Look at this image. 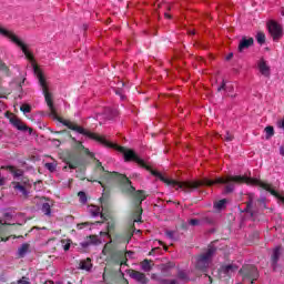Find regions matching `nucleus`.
Instances as JSON below:
<instances>
[{"mask_svg":"<svg viewBox=\"0 0 284 284\" xmlns=\"http://www.w3.org/2000/svg\"><path fill=\"white\" fill-rule=\"evenodd\" d=\"M216 248L214 246H209L207 251L197 257L196 270H200V272H207V270L212 267V256H214Z\"/></svg>","mask_w":284,"mask_h":284,"instance_id":"obj_1","label":"nucleus"},{"mask_svg":"<svg viewBox=\"0 0 284 284\" xmlns=\"http://www.w3.org/2000/svg\"><path fill=\"white\" fill-rule=\"evenodd\" d=\"M240 276L243 278V283L251 282L254 284V281L258 280V270L254 265H245L240 271Z\"/></svg>","mask_w":284,"mask_h":284,"instance_id":"obj_2","label":"nucleus"},{"mask_svg":"<svg viewBox=\"0 0 284 284\" xmlns=\"http://www.w3.org/2000/svg\"><path fill=\"white\" fill-rule=\"evenodd\" d=\"M266 28L268 30V33L271 34L273 41L277 43V41H281L283 39V26H281L278 22L274 20H270L266 23Z\"/></svg>","mask_w":284,"mask_h":284,"instance_id":"obj_3","label":"nucleus"},{"mask_svg":"<svg viewBox=\"0 0 284 284\" xmlns=\"http://www.w3.org/2000/svg\"><path fill=\"white\" fill-rule=\"evenodd\" d=\"M9 121L13 128H17L20 132H28L29 134H32V128L27 126L21 119H19L17 115L11 114L9 118Z\"/></svg>","mask_w":284,"mask_h":284,"instance_id":"obj_4","label":"nucleus"},{"mask_svg":"<svg viewBox=\"0 0 284 284\" xmlns=\"http://www.w3.org/2000/svg\"><path fill=\"white\" fill-rule=\"evenodd\" d=\"M239 271V265L231 263V264H223L219 270L220 278H225V276H232L234 272Z\"/></svg>","mask_w":284,"mask_h":284,"instance_id":"obj_5","label":"nucleus"},{"mask_svg":"<svg viewBox=\"0 0 284 284\" xmlns=\"http://www.w3.org/2000/svg\"><path fill=\"white\" fill-rule=\"evenodd\" d=\"M108 179H115L116 181H120L121 183H124V185H129L130 187V192H134V186H132V182L130 181V179H128V176L123 175V174H119L116 172L110 173L106 172L105 173Z\"/></svg>","mask_w":284,"mask_h":284,"instance_id":"obj_6","label":"nucleus"},{"mask_svg":"<svg viewBox=\"0 0 284 284\" xmlns=\"http://www.w3.org/2000/svg\"><path fill=\"white\" fill-rule=\"evenodd\" d=\"M13 190H16V192H20L24 199H28V194H30V184H28V182H13Z\"/></svg>","mask_w":284,"mask_h":284,"instance_id":"obj_7","label":"nucleus"},{"mask_svg":"<svg viewBox=\"0 0 284 284\" xmlns=\"http://www.w3.org/2000/svg\"><path fill=\"white\" fill-rule=\"evenodd\" d=\"M257 70L262 77L270 78V74H272V69L267 65V61H265L263 58L257 61Z\"/></svg>","mask_w":284,"mask_h":284,"instance_id":"obj_8","label":"nucleus"},{"mask_svg":"<svg viewBox=\"0 0 284 284\" xmlns=\"http://www.w3.org/2000/svg\"><path fill=\"white\" fill-rule=\"evenodd\" d=\"M129 276L133 278V281H136L138 283L148 284V277H145V275L142 272L130 270Z\"/></svg>","mask_w":284,"mask_h":284,"instance_id":"obj_9","label":"nucleus"},{"mask_svg":"<svg viewBox=\"0 0 284 284\" xmlns=\"http://www.w3.org/2000/svg\"><path fill=\"white\" fill-rule=\"evenodd\" d=\"M251 45H254V38H242L239 44V52H243V50H247V48H251Z\"/></svg>","mask_w":284,"mask_h":284,"instance_id":"obj_10","label":"nucleus"},{"mask_svg":"<svg viewBox=\"0 0 284 284\" xmlns=\"http://www.w3.org/2000/svg\"><path fill=\"white\" fill-rule=\"evenodd\" d=\"M101 243V240H99L95 235H90L85 242H82L81 245L83 247H88L89 245H99Z\"/></svg>","mask_w":284,"mask_h":284,"instance_id":"obj_11","label":"nucleus"},{"mask_svg":"<svg viewBox=\"0 0 284 284\" xmlns=\"http://www.w3.org/2000/svg\"><path fill=\"white\" fill-rule=\"evenodd\" d=\"M88 210H89L91 216H100L101 215V219H105V215L103 214V212H101V207H99L98 205H90Z\"/></svg>","mask_w":284,"mask_h":284,"instance_id":"obj_12","label":"nucleus"},{"mask_svg":"<svg viewBox=\"0 0 284 284\" xmlns=\"http://www.w3.org/2000/svg\"><path fill=\"white\" fill-rule=\"evenodd\" d=\"M280 256H281V246H277L273 250V255H272L273 267H276V263H278Z\"/></svg>","mask_w":284,"mask_h":284,"instance_id":"obj_13","label":"nucleus"},{"mask_svg":"<svg viewBox=\"0 0 284 284\" xmlns=\"http://www.w3.org/2000/svg\"><path fill=\"white\" fill-rule=\"evenodd\" d=\"M152 265H154L152 261L144 260L141 262V270H143V272H150L152 270Z\"/></svg>","mask_w":284,"mask_h":284,"instance_id":"obj_14","label":"nucleus"},{"mask_svg":"<svg viewBox=\"0 0 284 284\" xmlns=\"http://www.w3.org/2000/svg\"><path fill=\"white\" fill-rule=\"evenodd\" d=\"M81 270H85L87 272H90L92 270V261L90 258H87L80 263Z\"/></svg>","mask_w":284,"mask_h":284,"instance_id":"obj_15","label":"nucleus"},{"mask_svg":"<svg viewBox=\"0 0 284 284\" xmlns=\"http://www.w3.org/2000/svg\"><path fill=\"white\" fill-rule=\"evenodd\" d=\"M77 144H78L77 146L78 152H83V154H87L88 156H92V153L88 148L83 146V143L78 141Z\"/></svg>","mask_w":284,"mask_h":284,"instance_id":"obj_16","label":"nucleus"},{"mask_svg":"<svg viewBox=\"0 0 284 284\" xmlns=\"http://www.w3.org/2000/svg\"><path fill=\"white\" fill-rule=\"evenodd\" d=\"M225 205H227V200L223 199L214 203L215 210H225Z\"/></svg>","mask_w":284,"mask_h":284,"instance_id":"obj_17","label":"nucleus"},{"mask_svg":"<svg viewBox=\"0 0 284 284\" xmlns=\"http://www.w3.org/2000/svg\"><path fill=\"white\" fill-rule=\"evenodd\" d=\"M28 250H30V244H22L18 250L19 256H26V254H28Z\"/></svg>","mask_w":284,"mask_h":284,"instance_id":"obj_18","label":"nucleus"},{"mask_svg":"<svg viewBox=\"0 0 284 284\" xmlns=\"http://www.w3.org/2000/svg\"><path fill=\"white\" fill-rule=\"evenodd\" d=\"M41 210L43 214H45V216H50V214H52V209L50 206V203H43Z\"/></svg>","mask_w":284,"mask_h":284,"instance_id":"obj_19","label":"nucleus"},{"mask_svg":"<svg viewBox=\"0 0 284 284\" xmlns=\"http://www.w3.org/2000/svg\"><path fill=\"white\" fill-rule=\"evenodd\" d=\"M256 41L257 43H260V45H263V43H265V33L263 31L257 32Z\"/></svg>","mask_w":284,"mask_h":284,"instance_id":"obj_20","label":"nucleus"},{"mask_svg":"<svg viewBox=\"0 0 284 284\" xmlns=\"http://www.w3.org/2000/svg\"><path fill=\"white\" fill-rule=\"evenodd\" d=\"M135 199L139 201V205H141V203L145 201V193H143V191H136Z\"/></svg>","mask_w":284,"mask_h":284,"instance_id":"obj_21","label":"nucleus"},{"mask_svg":"<svg viewBox=\"0 0 284 284\" xmlns=\"http://www.w3.org/2000/svg\"><path fill=\"white\" fill-rule=\"evenodd\" d=\"M20 110L23 114H30V112H32V106H30V104H22Z\"/></svg>","mask_w":284,"mask_h":284,"instance_id":"obj_22","label":"nucleus"},{"mask_svg":"<svg viewBox=\"0 0 284 284\" xmlns=\"http://www.w3.org/2000/svg\"><path fill=\"white\" fill-rule=\"evenodd\" d=\"M264 132H266V139H272V135L274 134V126H266Z\"/></svg>","mask_w":284,"mask_h":284,"instance_id":"obj_23","label":"nucleus"},{"mask_svg":"<svg viewBox=\"0 0 284 284\" xmlns=\"http://www.w3.org/2000/svg\"><path fill=\"white\" fill-rule=\"evenodd\" d=\"M0 72H3L6 77H8L9 70H8V65H6V63H3V61L0 60Z\"/></svg>","mask_w":284,"mask_h":284,"instance_id":"obj_24","label":"nucleus"},{"mask_svg":"<svg viewBox=\"0 0 284 284\" xmlns=\"http://www.w3.org/2000/svg\"><path fill=\"white\" fill-rule=\"evenodd\" d=\"M78 196H79V199H80V203H88V196L85 195V192L80 191V192L78 193Z\"/></svg>","mask_w":284,"mask_h":284,"instance_id":"obj_25","label":"nucleus"},{"mask_svg":"<svg viewBox=\"0 0 284 284\" xmlns=\"http://www.w3.org/2000/svg\"><path fill=\"white\" fill-rule=\"evenodd\" d=\"M9 172H12L14 174V176H21V174H23V172L21 170L14 169V166H8Z\"/></svg>","mask_w":284,"mask_h":284,"instance_id":"obj_26","label":"nucleus"},{"mask_svg":"<svg viewBox=\"0 0 284 284\" xmlns=\"http://www.w3.org/2000/svg\"><path fill=\"white\" fill-rule=\"evenodd\" d=\"M44 168L49 170V172H54L57 170V164L55 163H45Z\"/></svg>","mask_w":284,"mask_h":284,"instance_id":"obj_27","label":"nucleus"},{"mask_svg":"<svg viewBox=\"0 0 284 284\" xmlns=\"http://www.w3.org/2000/svg\"><path fill=\"white\" fill-rule=\"evenodd\" d=\"M220 139H222L223 141H233L234 135H232L231 133H226V134H221Z\"/></svg>","mask_w":284,"mask_h":284,"instance_id":"obj_28","label":"nucleus"},{"mask_svg":"<svg viewBox=\"0 0 284 284\" xmlns=\"http://www.w3.org/2000/svg\"><path fill=\"white\" fill-rule=\"evenodd\" d=\"M142 212H143V210L140 209V206H138V210H136L138 219L134 220V223H139L141 221Z\"/></svg>","mask_w":284,"mask_h":284,"instance_id":"obj_29","label":"nucleus"},{"mask_svg":"<svg viewBox=\"0 0 284 284\" xmlns=\"http://www.w3.org/2000/svg\"><path fill=\"white\" fill-rule=\"evenodd\" d=\"M179 278H181L182 281H187L189 280L187 273L183 272V271H180Z\"/></svg>","mask_w":284,"mask_h":284,"instance_id":"obj_30","label":"nucleus"},{"mask_svg":"<svg viewBox=\"0 0 284 284\" xmlns=\"http://www.w3.org/2000/svg\"><path fill=\"white\" fill-rule=\"evenodd\" d=\"M189 223H190L192 226L201 225V221H199V220H196V219L190 220Z\"/></svg>","mask_w":284,"mask_h":284,"instance_id":"obj_31","label":"nucleus"},{"mask_svg":"<svg viewBox=\"0 0 284 284\" xmlns=\"http://www.w3.org/2000/svg\"><path fill=\"white\" fill-rule=\"evenodd\" d=\"M88 225H90L89 222H84V223L78 224V230H83V227H88Z\"/></svg>","mask_w":284,"mask_h":284,"instance_id":"obj_32","label":"nucleus"},{"mask_svg":"<svg viewBox=\"0 0 284 284\" xmlns=\"http://www.w3.org/2000/svg\"><path fill=\"white\" fill-rule=\"evenodd\" d=\"M70 245H71V242L70 240H68L67 243L63 245L64 252H68V250H70Z\"/></svg>","mask_w":284,"mask_h":284,"instance_id":"obj_33","label":"nucleus"},{"mask_svg":"<svg viewBox=\"0 0 284 284\" xmlns=\"http://www.w3.org/2000/svg\"><path fill=\"white\" fill-rule=\"evenodd\" d=\"M68 165L70 170H77V163L69 162Z\"/></svg>","mask_w":284,"mask_h":284,"instance_id":"obj_34","label":"nucleus"},{"mask_svg":"<svg viewBox=\"0 0 284 284\" xmlns=\"http://www.w3.org/2000/svg\"><path fill=\"white\" fill-rule=\"evenodd\" d=\"M18 284H30V282L26 277H22V280L18 281Z\"/></svg>","mask_w":284,"mask_h":284,"instance_id":"obj_35","label":"nucleus"},{"mask_svg":"<svg viewBox=\"0 0 284 284\" xmlns=\"http://www.w3.org/2000/svg\"><path fill=\"white\" fill-rule=\"evenodd\" d=\"M101 236H105L106 239H110V233L108 232H100Z\"/></svg>","mask_w":284,"mask_h":284,"instance_id":"obj_36","label":"nucleus"},{"mask_svg":"<svg viewBox=\"0 0 284 284\" xmlns=\"http://www.w3.org/2000/svg\"><path fill=\"white\" fill-rule=\"evenodd\" d=\"M217 90H219V92H221V90H225V82H223L222 85Z\"/></svg>","mask_w":284,"mask_h":284,"instance_id":"obj_37","label":"nucleus"},{"mask_svg":"<svg viewBox=\"0 0 284 284\" xmlns=\"http://www.w3.org/2000/svg\"><path fill=\"white\" fill-rule=\"evenodd\" d=\"M158 243H159V245H163V247H164L165 252H168V246H165V245L163 244V242L158 241Z\"/></svg>","mask_w":284,"mask_h":284,"instance_id":"obj_38","label":"nucleus"},{"mask_svg":"<svg viewBox=\"0 0 284 284\" xmlns=\"http://www.w3.org/2000/svg\"><path fill=\"white\" fill-rule=\"evenodd\" d=\"M166 235L169 236V239H172V236H173L172 231L166 232Z\"/></svg>","mask_w":284,"mask_h":284,"instance_id":"obj_39","label":"nucleus"},{"mask_svg":"<svg viewBox=\"0 0 284 284\" xmlns=\"http://www.w3.org/2000/svg\"><path fill=\"white\" fill-rule=\"evenodd\" d=\"M0 36L3 37V26L0 24Z\"/></svg>","mask_w":284,"mask_h":284,"instance_id":"obj_40","label":"nucleus"},{"mask_svg":"<svg viewBox=\"0 0 284 284\" xmlns=\"http://www.w3.org/2000/svg\"><path fill=\"white\" fill-rule=\"evenodd\" d=\"M251 206H252V200L246 205L247 210H250Z\"/></svg>","mask_w":284,"mask_h":284,"instance_id":"obj_41","label":"nucleus"},{"mask_svg":"<svg viewBox=\"0 0 284 284\" xmlns=\"http://www.w3.org/2000/svg\"><path fill=\"white\" fill-rule=\"evenodd\" d=\"M165 19H171L172 17L169 13H164Z\"/></svg>","mask_w":284,"mask_h":284,"instance_id":"obj_42","label":"nucleus"},{"mask_svg":"<svg viewBox=\"0 0 284 284\" xmlns=\"http://www.w3.org/2000/svg\"><path fill=\"white\" fill-rule=\"evenodd\" d=\"M0 139H3V130H0Z\"/></svg>","mask_w":284,"mask_h":284,"instance_id":"obj_43","label":"nucleus"},{"mask_svg":"<svg viewBox=\"0 0 284 284\" xmlns=\"http://www.w3.org/2000/svg\"><path fill=\"white\" fill-rule=\"evenodd\" d=\"M280 153L282 154V156H284V150L281 149Z\"/></svg>","mask_w":284,"mask_h":284,"instance_id":"obj_44","label":"nucleus"},{"mask_svg":"<svg viewBox=\"0 0 284 284\" xmlns=\"http://www.w3.org/2000/svg\"><path fill=\"white\" fill-rule=\"evenodd\" d=\"M205 223H212V220H207V219H206V220H205Z\"/></svg>","mask_w":284,"mask_h":284,"instance_id":"obj_45","label":"nucleus"},{"mask_svg":"<svg viewBox=\"0 0 284 284\" xmlns=\"http://www.w3.org/2000/svg\"><path fill=\"white\" fill-rule=\"evenodd\" d=\"M0 224L3 225V224H6V222H3L2 220H0Z\"/></svg>","mask_w":284,"mask_h":284,"instance_id":"obj_46","label":"nucleus"},{"mask_svg":"<svg viewBox=\"0 0 284 284\" xmlns=\"http://www.w3.org/2000/svg\"><path fill=\"white\" fill-rule=\"evenodd\" d=\"M233 54L231 53L227 59H232Z\"/></svg>","mask_w":284,"mask_h":284,"instance_id":"obj_47","label":"nucleus"},{"mask_svg":"<svg viewBox=\"0 0 284 284\" xmlns=\"http://www.w3.org/2000/svg\"><path fill=\"white\" fill-rule=\"evenodd\" d=\"M95 225H101V222H95Z\"/></svg>","mask_w":284,"mask_h":284,"instance_id":"obj_48","label":"nucleus"},{"mask_svg":"<svg viewBox=\"0 0 284 284\" xmlns=\"http://www.w3.org/2000/svg\"><path fill=\"white\" fill-rule=\"evenodd\" d=\"M170 284H176V282L175 281H171V283Z\"/></svg>","mask_w":284,"mask_h":284,"instance_id":"obj_49","label":"nucleus"},{"mask_svg":"<svg viewBox=\"0 0 284 284\" xmlns=\"http://www.w3.org/2000/svg\"><path fill=\"white\" fill-rule=\"evenodd\" d=\"M190 34H195V32L194 31H190Z\"/></svg>","mask_w":284,"mask_h":284,"instance_id":"obj_50","label":"nucleus"},{"mask_svg":"<svg viewBox=\"0 0 284 284\" xmlns=\"http://www.w3.org/2000/svg\"><path fill=\"white\" fill-rule=\"evenodd\" d=\"M209 280H210V281H212V277H211V276H209Z\"/></svg>","mask_w":284,"mask_h":284,"instance_id":"obj_51","label":"nucleus"}]
</instances>
